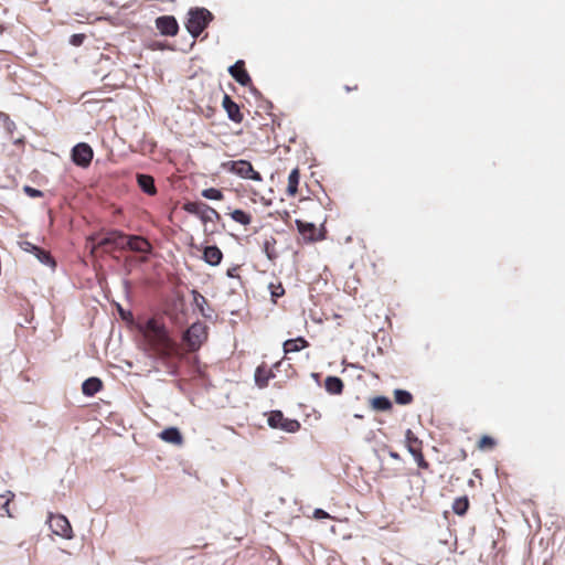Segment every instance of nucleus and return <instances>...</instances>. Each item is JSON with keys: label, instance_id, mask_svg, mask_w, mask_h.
Returning a JSON list of instances; mask_svg holds the SVG:
<instances>
[{"label": "nucleus", "instance_id": "obj_20", "mask_svg": "<svg viewBox=\"0 0 565 565\" xmlns=\"http://www.w3.org/2000/svg\"><path fill=\"white\" fill-rule=\"evenodd\" d=\"M308 347H309V342L302 337H299L296 339H289L284 342V352L286 354L294 353V352H298Z\"/></svg>", "mask_w": 565, "mask_h": 565}, {"label": "nucleus", "instance_id": "obj_28", "mask_svg": "<svg viewBox=\"0 0 565 565\" xmlns=\"http://www.w3.org/2000/svg\"><path fill=\"white\" fill-rule=\"evenodd\" d=\"M371 405L376 411H390L392 408L391 401L385 396H377L371 399Z\"/></svg>", "mask_w": 565, "mask_h": 565}, {"label": "nucleus", "instance_id": "obj_34", "mask_svg": "<svg viewBox=\"0 0 565 565\" xmlns=\"http://www.w3.org/2000/svg\"><path fill=\"white\" fill-rule=\"evenodd\" d=\"M206 209L212 211L213 213L203 211V214H201L199 216L203 223L213 222L214 220H220V214L215 209L209 206L207 204H206Z\"/></svg>", "mask_w": 565, "mask_h": 565}, {"label": "nucleus", "instance_id": "obj_9", "mask_svg": "<svg viewBox=\"0 0 565 565\" xmlns=\"http://www.w3.org/2000/svg\"><path fill=\"white\" fill-rule=\"evenodd\" d=\"M154 23L161 35L175 36L179 32V24L173 15L158 17Z\"/></svg>", "mask_w": 565, "mask_h": 565}, {"label": "nucleus", "instance_id": "obj_40", "mask_svg": "<svg viewBox=\"0 0 565 565\" xmlns=\"http://www.w3.org/2000/svg\"><path fill=\"white\" fill-rule=\"evenodd\" d=\"M22 248L25 250V252H29V253H32V254H35V252L38 250V246H35L34 244L30 243V242H23L22 244Z\"/></svg>", "mask_w": 565, "mask_h": 565}, {"label": "nucleus", "instance_id": "obj_19", "mask_svg": "<svg viewBox=\"0 0 565 565\" xmlns=\"http://www.w3.org/2000/svg\"><path fill=\"white\" fill-rule=\"evenodd\" d=\"M103 388V382L98 377H89L82 384V392L86 396H94Z\"/></svg>", "mask_w": 565, "mask_h": 565}, {"label": "nucleus", "instance_id": "obj_18", "mask_svg": "<svg viewBox=\"0 0 565 565\" xmlns=\"http://www.w3.org/2000/svg\"><path fill=\"white\" fill-rule=\"evenodd\" d=\"M137 183L139 188L148 195H156L157 188L154 185V179L149 174H137Z\"/></svg>", "mask_w": 565, "mask_h": 565}, {"label": "nucleus", "instance_id": "obj_13", "mask_svg": "<svg viewBox=\"0 0 565 565\" xmlns=\"http://www.w3.org/2000/svg\"><path fill=\"white\" fill-rule=\"evenodd\" d=\"M296 224L305 242L312 243L322 238L321 234L319 233L315 224L305 223L301 221H296Z\"/></svg>", "mask_w": 565, "mask_h": 565}, {"label": "nucleus", "instance_id": "obj_8", "mask_svg": "<svg viewBox=\"0 0 565 565\" xmlns=\"http://www.w3.org/2000/svg\"><path fill=\"white\" fill-rule=\"evenodd\" d=\"M93 156L92 147L85 142L77 143L72 150L73 162L82 168H86L90 164Z\"/></svg>", "mask_w": 565, "mask_h": 565}, {"label": "nucleus", "instance_id": "obj_36", "mask_svg": "<svg viewBox=\"0 0 565 565\" xmlns=\"http://www.w3.org/2000/svg\"><path fill=\"white\" fill-rule=\"evenodd\" d=\"M192 295H193V302L199 308V310L204 315V308L203 307H204V305L207 303L206 298L203 295H201L199 291H196V290H193Z\"/></svg>", "mask_w": 565, "mask_h": 565}, {"label": "nucleus", "instance_id": "obj_43", "mask_svg": "<svg viewBox=\"0 0 565 565\" xmlns=\"http://www.w3.org/2000/svg\"><path fill=\"white\" fill-rule=\"evenodd\" d=\"M388 455H390V457H391V458H393V459H395V460H401V456H399V454H398V452H396V451H394V450H391V451L388 452Z\"/></svg>", "mask_w": 565, "mask_h": 565}, {"label": "nucleus", "instance_id": "obj_6", "mask_svg": "<svg viewBox=\"0 0 565 565\" xmlns=\"http://www.w3.org/2000/svg\"><path fill=\"white\" fill-rule=\"evenodd\" d=\"M125 233L117 230H113L107 232L105 236H103L98 241L95 248L103 247L106 252H113L115 249H125Z\"/></svg>", "mask_w": 565, "mask_h": 565}, {"label": "nucleus", "instance_id": "obj_42", "mask_svg": "<svg viewBox=\"0 0 565 565\" xmlns=\"http://www.w3.org/2000/svg\"><path fill=\"white\" fill-rule=\"evenodd\" d=\"M315 518H317V519H327V518H329V514L326 511L321 510V509H317L315 511Z\"/></svg>", "mask_w": 565, "mask_h": 565}, {"label": "nucleus", "instance_id": "obj_37", "mask_svg": "<svg viewBox=\"0 0 565 565\" xmlns=\"http://www.w3.org/2000/svg\"><path fill=\"white\" fill-rule=\"evenodd\" d=\"M23 191L30 196V198H42L43 196V193L38 190V189H34L30 185H25L23 188Z\"/></svg>", "mask_w": 565, "mask_h": 565}, {"label": "nucleus", "instance_id": "obj_3", "mask_svg": "<svg viewBox=\"0 0 565 565\" xmlns=\"http://www.w3.org/2000/svg\"><path fill=\"white\" fill-rule=\"evenodd\" d=\"M206 340L207 327L200 321L192 323L183 334V341L190 352L198 351Z\"/></svg>", "mask_w": 565, "mask_h": 565}, {"label": "nucleus", "instance_id": "obj_23", "mask_svg": "<svg viewBox=\"0 0 565 565\" xmlns=\"http://www.w3.org/2000/svg\"><path fill=\"white\" fill-rule=\"evenodd\" d=\"M405 447L409 454L423 449V441L413 433L412 429H407L405 433Z\"/></svg>", "mask_w": 565, "mask_h": 565}, {"label": "nucleus", "instance_id": "obj_32", "mask_svg": "<svg viewBox=\"0 0 565 565\" xmlns=\"http://www.w3.org/2000/svg\"><path fill=\"white\" fill-rule=\"evenodd\" d=\"M202 196L205 199L215 200V201H221L224 198L222 191L216 188L204 189L202 191Z\"/></svg>", "mask_w": 565, "mask_h": 565}, {"label": "nucleus", "instance_id": "obj_2", "mask_svg": "<svg viewBox=\"0 0 565 565\" xmlns=\"http://www.w3.org/2000/svg\"><path fill=\"white\" fill-rule=\"evenodd\" d=\"M212 13L204 8L191 9L189 11V18L185 23V28L193 38H198L212 21Z\"/></svg>", "mask_w": 565, "mask_h": 565}, {"label": "nucleus", "instance_id": "obj_33", "mask_svg": "<svg viewBox=\"0 0 565 565\" xmlns=\"http://www.w3.org/2000/svg\"><path fill=\"white\" fill-rule=\"evenodd\" d=\"M497 446V441L490 436H482L478 441L480 450H492Z\"/></svg>", "mask_w": 565, "mask_h": 565}, {"label": "nucleus", "instance_id": "obj_4", "mask_svg": "<svg viewBox=\"0 0 565 565\" xmlns=\"http://www.w3.org/2000/svg\"><path fill=\"white\" fill-rule=\"evenodd\" d=\"M222 166L224 169L243 179H250L257 182L263 181L262 174L258 171L254 170L252 163L247 160L227 161Z\"/></svg>", "mask_w": 565, "mask_h": 565}, {"label": "nucleus", "instance_id": "obj_44", "mask_svg": "<svg viewBox=\"0 0 565 565\" xmlns=\"http://www.w3.org/2000/svg\"><path fill=\"white\" fill-rule=\"evenodd\" d=\"M344 88H345L347 92H351V90L358 89V85H354L353 87L345 86Z\"/></svg>", "mask_w": 565, "mask_h": 565}, {"label": "nucleus", "instance_id": "obj_17", "mask_svg": "<svg viewBox=\"0 0 565 565\" xmlns=\"http://www.w3.org/2000/svg\"><path fill=\"white\" fill-rule=\"evenodd\" d=\"M276 246H277V239L275 238V236L270 235V236H267L264 238V242L262 245L263 252L265 253L266 257L273 263L279 256V253H278Z\"/></svg>", "mask_w": 565, "mask_h": 565}, {"label": "nucleus", "instance_id": "obj_26", "mask_svg": "<svg viewBox=\"0 0 565 565\" xmlns=\"http://www.w3.org/2000/svg\"><path fill=\"white\" fill-rule=\"evenodd\" d=\"M183 210L190 214L200 216L204 212L213 213L206 209V204L202 202H186L183 204Z\"/></svg>", "mask_w": 565, "mask_h": 565}, {"label": "nucleus", "instance_id": "obj_16", "mask_svg": "<svg viewBox=\"0 0 565 565\" xmlns=\"http://www.w3.org/2000/svg\"><path fill=\"white\" fill-rule=\"evenodd\" d=\"M159 437L163 441L172 444V445H177V446H180L183 443L182 434L180 433V430L177 427H169V428L163 429L159 434Z\"/></svg>", "mask_w": 565, "mask_h": 565}, {"label": "nucleus", "instance_id": "obj_21", "mask_svg": "<svg viewBox=\"0 0 565 565\" xmlns=\"http://www.w3.org/2000/svg\"><path fill=\"white\" fill-rule=\"evenodd\" d=\"M324 387L329 394L340 395L343 392L344 384L343 381L338 376H328L324 380Z\"/></svg>", "mask_w": 565, "mask_h": 565}, {"label": "nucleus", "instance_id": "obj_15", "mask_svg": "<svg viewBox=\"0 0 565 565\" xmlns=\"http://www.w3.org/2000/svg\"><path fill=\"white\" fill-rule=\"evenodd\" d=\"M275 377V373L271 369H267L266 365H259L255 371V382L258 387L264 388L268 385L270 379Z\"/></svg>", "mask_w": 565, "mask_h": 565}, {"label": "nucleus", "instance_id": "obj_35", "mask_svg": "<svg viewBox=\"0 0 565 565\" xmlns=\"http://www.w3.org/2000/svg\"><path fill=\"white\" fill-rule=\"evenodd\" d=\"M269 289H270V294H271V298L274 301H276L277 298H280L285 295V288L282 287V285L280 282L278 284H269Z\"/></svg>", "mask_w": 565, "mask_h": 565}, {"label": "nucleus", "instance_id": "obj_14", "mask_svg": "<svg viewBox=\"0 0 565 565\" xmlns=\"http://www.w3.org/2000/svg\"><path fill=\"white\" fill-rule=\"evenodd\" d=\"M202 258L206 264H209L211 266H217L221 264V262L223 259V253L215 245L205 246L203 248Z\"/></svg>", "mask_w": 565, "mask_h": 565}, {"label": "nucleus", "instance_id": "obj_1", "mask_svg": "<svg viewBox=\"0 0 565 565\" xmlns=\"http://www.w3.org/2000/svg\"><path fill=\"white\" fill-rule=\"evenodd\" d=\"M139 330L145 339V350L149 355L168 359L178 353L177 343L170 338L163 322L157 318L148 319L139 326Z\"/></svg>", "mask_w": 565, "mask_h": 565}, {"label": "nucleus", "instance_id": "obj_31", "mask_svg": "<svg viewBox=\"0 0 565 565\" xmlns=\"http://www.w3.org/2000/svg\"><path fill=\"white\" fill-rule=\"evenodd\" d=\"M34 256L44 265H47L51 267L55 266V262H54L53 257L51 256V254L40 247L35 252Z\"/></svg>", "mask_w": 565, "mask_h": 565}, {"label": "nucleus", "instance_id": "obj_29", "mask_svg": "<svg viewBox=\"0 0 565 565\" xmlns=\"http://www.w3.org/2000/svg\"><path fill=\"white\" fill-rule=\"evenodd\" d=\"M394 398L399 405H408L413 402V395L404 390H395Z\"/></svg>", "mask_w": 565, "mask_h": 565}, {"label": "nucleus", "instance_id": "obj_12", "mask_svg": "<svg viewBox=\"0 0 565 565\" xmlns=\"http://www.w3.org/2000/svg\"><path fill=\"white\" fill-rule=\"evenodd\" d=\"M228 72L238 84L243 86H248L252 84V78L245 68L244 61H237L228 68Z\"/></svg>", "mask_w": 565, "mask_h": 565}, {"label": "nucleus", "instance_id": "obj_45", "mask_svg": "<svg viewBox=\"0 0 565 565\" xmlns=\"http://www.w3.org/2000/svg\"><path fill=\"white\" fill-rule=\"evenodd\" d=\"M354 417L361 419L363 418V415L355 414Z\"/></svg>", "mask_w": 565, "mask_h": 565}, {"label": "nucleus", "instance_id": "obj_39", "mask_svg": "<svg viewBox=\"0 0 565 565\" xmlns=\"http://www.w3.org/2000/svg\"><path fill=\"white\" fill-rule=\"evenodd\" d=\"M239 268L241 267L238 265L228 268L227 271H226L227 277H230V278H239V275H238Z\"/></svg>", "mask_w": 565, "mask_h": 565}, {"label": "nucleus", "instance_id": "obj_25", "mask_svg": "<svg viewBox=\"0 0 565 565\" xmlns=\"http://www.w3.org/2000/svg\"><path fill=\"white\" fill-rule=\"evenodd\" d=\"M228 215L231 216V218L241 224V225H244V226H247L252 223V215L250 213L248 212H245L243 210H239V209H236V210H233L231 212H228Z\"/></svg>", "mask_w": 565, "mask_h": 565}, {"label": "nucleus", "instance_id": "obj_10", "mask_svg": "<svg viewBox=\"0 0 565 565\" xmlns=\"http://www.w3.org/2000/svg\"><path fill=\"white\" fill-rule=\"evenodd\" d=\"M125 248L138 253H149L151 249L150 243L142 236L127 235L125 238Z\"/></svg>", "mask_w": 565, "mask_h": 565}, {"label": "nucleus", "instance_id": "obj_11", "mask_svg": "<svg viewBox=\"0 0 565 565\" xmlns=\"http://www.w3.org/2000/svg\"><path fill=\"white\" fill-rule=\"evenodd\" d=\"M222 106L232 121L236 124H241L243 121L244 115L242 114L239 106L231 98L230 95L225 94L223 96Z\"/></svg>", "mask_w": 565, "mask_h": 565}, {"label": "nucleus", "instance_id": "obj_22", "mask_svg": "<svg viewBox=\"0 0 565 565\" xmlns=\"http://www.w3.org/2000/svg\"><path fill=\"white\" fill-rule=\"evenodd\" d=\"M299 181H300V171L298 168H295L291 170V172L289 173V177H288V184H287V189H286V193L288 194V196H296V194L298 193V185H299Z\"/></svg>", "mask_w": 565, "mask_h": 565}, {"label": "nucleus", "instance_id": "obj_5", "mask_svg": "<svg viewBox=\"0 0 565 565\" xmlns=\"http://www.w3.org/2000/svg\"><path fill=\"white\" fill-rule=\"evenodd\" d=\"M267 423L271 428L287 433H296L300 429V423L297 419L286 418L281 411L270 412Z\"/></svg>", "mask_w": 565, "mask_h": 565}, {"label": "nucleus", "instance_id": "obj_41", "mask_svg": "<svg viewBox=\"0 0 565 565\" xmlns=\"http://www.w3.org/2000/svg\"><path fill=\"white\" fill-rule=\"evenodd\" d=\"M0 121H2L8 128L10 126H14L13 121L10 120V117L2 111H0Z\"/></svg>", "mask_w": 565, "mask_h": 565}, {"label": "nucleus", "instance_id": "obj_24", "mask_svg": "<svg viewBox=\"0 0 565 565\" xmlns=\"http://www.w3.org/2000/svg\"><path fill=\"white\" fill-rule=\"evenodd\" d=\"M14 499V493L11 491H6L0 494V515L12 518V513L10 511V503Z\"/></svg>", "mask_w": 565, "mask_h": 565}, {"label": "nucleus", "instance_id": "obj_38", "mask_svg": "<svg viewBox=\"0 0 565 565\" xmlns=\"http://www.w3.org/2000/svg\"><path fill=\"white\" fill-rule=\"evenodd\" d=\"M85 40V34H82V33H77V34H73L71 38H70V43L74 46H79L83 44Z\"/></svg>", "mask_w": 565, "mask_h": 565}, {"label": "nucleus", "instance_id": "obj_7", "mask_svg": "<svg viewBox=\"0 0 565 565\" xmlns=\"http://www.w3.org/2000/svg\"><path fill=\"white\" fill-rule=\"evenodd\" d=\"M49 526L54 534L63 539L73 537V529L71 526V523L67 520V518L62 514L51 513L49 516Z\"/></svg>", "mask_w": 565, "mask_h": 565}, {"label": "nucleus", "instance_id": "obj_27", "mask_svg": "<svg viewBox=\"0 0 565 565\" xmlns=\"http://www.w3.org/2000/svg\"><path fill=\"white\" fill-rule=\"evenodd\" d=\"M470 507V502L467 495L455 499L452 503V511L457 515H465Z\"/></svg>", "mask_w": 565, "mask_h": 565}, {"label": "nucleus", "instance_id": "obj_30", "mask_svg": "<svg viewBox=\"0 0 565 565\" xmlns=\"http://www.w3.org/2000/svg\"><path fill=\"white\" fill-rule=\"evenodd\" d=\"M411 455L414 457L419 469L431 472L430 463L425 459L423 449L413 451Z\"/></svg>", "mask_w": 565, "mask_h": 565}]
</instances>
